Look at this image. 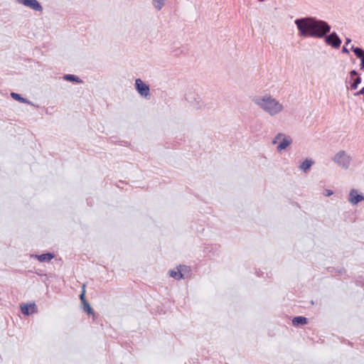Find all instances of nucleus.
<instances>
[{
    "mask_svg": "<svg viewBox=\"0 0 364 364\" xmlns=\"http://www.w3.org/2000/svg\"><path fill=\"white\" fill-rule=\"evenodd\" d=\"M299 35L304 38H323L326 45L338 49L341 47L342 41L335 32L330 33L331 27L325 21L315 17H304L296 18L294 21Z\"/></svg>",
    "mask_w": 364,
    "mask_h": 364,
    "instance_id": "nucleus-1",
    "label": "nucleus"
},
{
    "mask_svg": "<svg viewBox=\"0 0 364 364\" xmlns=\"http://www.w3.org/2000/svg\"><path fill=\"white\" fill-rule=\"evenodd\" d=\"M252 101L271 116L278 114L284 109L283 105L269 94L264 96H255L252 98Z\"/></svg>",
    "mask_w": 364,
    "mask_h": 364,
    "instance_id": "nucleus-2",
    "label": "nucleus"
},
{
    "mask_svg": "<svg viewBox=\"0 0 364 364\" xmlns=\"http://www.w3.org/2000/svg\"><path fill=\"white\" fill-rule=\"evenodd\" d=\"M186 100L196 109L209 110L213 109L215 103L208 99H202L194 92H188L186 95Z\"/></svg>",
    "mask_w": 364,
    "mask_h": 364,
    "instance_id": "nucleus-3",
    "label": "nucleus"
},
{
    "mask_svg": "<svg viewBox=\"0 0 364 364\" xmlns=\"http://www.w3.org/2000/svg\"><path fill=\"white\" fill-rule=\"evenodd\" d=\"M333 161L338 166L347 169L350 164L351 157L343 150L339 151L334 156Z\"/></svg>",
    "mask_w": 364,
    "mask_h": 364,
    "instance_id": "nucleus-4",
    "label": "nucleus"
},
{
    "mask_svg": "<svg viewBox=\"0 0 364 364\" xmlns=\"http://www.w3.org/2000/svg\"><path fill=\"white\" fill-rule=\"evenodd\" d=\"M135 89L137 92L145 98H149L150 97V87L149 85L146 84L143 80L140 78H138L135 80L134 83Z\"/></svg>",
    "mask_w": 364,
    "mask_h": 364,
    "instance_id": "nucleus-5",
    "label": "nucleus"
},
{
    "mask_svg": "<svg viewBox=\"0 0 364 364\" xmlns=\"http://www.w3.org/2000/svg\"><path fill=\"white\" fill-rule=\"evenodd\" d=\"M16 3L28 7L35 11L41 12L43 6L38 0H15Z\"/></svg>",
    "mask_w": 364,
    "mask_h": 364,
    "instance_id": "nucleus-6",
    "label": "nucleus"
},
{
    "mask_svg": "<svg viewBox=\"0 0 364 364\" xmlns=\"http://www.w3.org/2000/svg\"><path fill=\"white\" fill-rule=\"evenodd\" d=\"M360 82L361 77L358 73L355 70H351L350 72L349 80H346V83L350 84V89L355 90Z\"/></svg>",
    "mask_w": 364,
    "mask_h": 364,
    "instance_id": "nucleus-7",
    "label": "nucleus"
},
{
    "mask_svg": "<svg viewBox=\"0 0 364 364\" xmlns=\"http://www.w3.org/2000/svg\"><path fill=\"white\" fill-rule=\"evenodd\" d=\"M282 137H284V138L277 147V149L278 151H281L285 149L287 147H288L291 144V139L289 137V138L285 137L284 135L282 133H279L276 135V136L274 138V139L272 141V143L274 144L277 143V141L279 139H280Z\"/></svg>",
    "mask_w": 364,
    "mask_h": 364,
    "instance_id": "nucleus-8",
    "label": "nucleus"
},
{
    "mask_svg": "<svg viewBox=\"0 0 364 364\" xmlns=\"http://www.w3.org/2000/svg\"><path fill=\"white\" fill-rule=\"evenodd\" d=\"M363 200H364V196L363 194L358 193V191L355 189L350 190L348 196V201L351 204L356 205Z\"/></svg>",
    "mask_w": 364,
    "mask_h": 364,
    "instance_id": "nucleus-9",
    "label": "nucleus"
},
{
    "mask_svg": "<svg viewBox=\"0 0 364 364\" xmlns=\"http://www.w3.org/2000/svg\"><path fill=\"white\" fill-rule=\"evenodd\" d=\"M21 310L24 315H30L37 312V308L35 304H24L21 305Z\"/></svg>",
    "mask_w": 364,
    "mask_h": 364,
    "instance_id": "nucleus-10",
    "label": "nucleus"
},
{
    "mask_svg": "<svg viewBox=\"0 0 364 364\" xmlns=\"http://www.w3.org/2000/svg\"><path fill=\"white\" fill-rule=\"evenodd\" d=\"M11 97L19 102H21V103H25V104H27V105H31V106H35L36 107H38V105H35L31 101L28 100V99L26 98H24L20 94H18V93H16V92H11Z\"/></svg>",
    "mask_w": 364,
    "mask_h": 364,
    "instance_id": "nucleus-11",
    "label": "nucleus"
},
{
    "mask_svg": "<svg viewBox=\"0 0 364 364\" xmlns=\"http://www.w3.org/2000/svg\"><path fill=\"white\" fill-rule=\"evenodd\" d=\"M350 49L355 56L360 60V63L364 60V50L363 48L352 46Z\"/></svg>",
    "mask_w": 364,
    "mask_h": 364,
    "instance_id": "nucleus-12",
    "label": "nucleus"
},
{
    "mask_svg": "<svg viewBox=\"0 0 364 364\" xmlns=\"http://www.w3.org/2000/svg\"><path fill=\"white\" fill-rule=\"evenodd\" d=\"M34 257L36 258H37V259L39 262H43L50 261L53 258H54L55 256L53 254H51V253H46V254H42L40 255H35Z\"/></svg>",
    "mask_w": 364,
    "mask_h": 364,
    "instance_id": "nucleus-13",
    "label": "nucleus"
},
{
    "mask_svg": "<svg viewBox=\"0 0 364 364\" xmlns=\"http://www.w3.org/2000/svg\"><path fill=\"white\" fill-rule=\"evenodd\" d=\"M314 164V161L312 159H306L301 163V164L299 166V168L306 172L310 169L311 166Z\"/></svg>",
    "mask_w": 364,
    "mask_h": 364,
    "instance_id": "nucleus-14",
    "label": "nucleus"
},
{
    "mask_svg": "<svg viewBox=\"0 0 364 364\" xmlns=\"http://www.w3.org/2000/svg\"><path fill=\"white\" fill-rule=\"evenodd\" d=\"M183 279L189 277L191 276V267L186 265H179Z\"/></svg>",
    "mask_w": 364,
    "mask_h": 364,
    "instance_id": "nucleus-15",
    "label": "nucleus"
},
{
    "mask_svg": "<svg viewBox=\"0 0 364 364\" xmlns=\"http://www.w3.org/2000/svg\"><path fill=\"white\" fill-rule=\"evenodd\" d=\"M169 275L170 277L177 280L183 279V276L181 274V272L178 266L176 267V269L170 270Z\"/></svg>",
    "mask_w": 364,
    "mask_h": 364,
    "instance_id": "nucleus-16",
    "label": "nucleus"
},
{
    "mask_svg": "<svg viewBox=\"0 0 364 364\" xmlns=\"http://www.w3.org/2000/svg\"><path fill=\"white\" fill-rule=\"evenodd\" d=\"M63 79L67 81L75 82L77 83H81L82 82L80 77H78L77 76H76L75 75H71V74L65 75L63 76Z\"/></svg>",
    "mask_w": 364,
    "mask_h": 364,
    "instance_id": "nucleus-17",
    "label": "nucleus"
},
{
    "mask_svg": "<svg viewBox=\"0 0 364 364\" xmlns=\"http://www.w3.org/2000/svg\"><path fill=\"white\" fill-rule=\"evenodd\" d=\"M292 323L294 326L306 324L307 318L304 316H296L293 318Z\"/></svg>",
    "mask_w": 364,
    "mask_h": 364,
    "instance_id": "nucleus-18",
    "label": "nucleus"
},
{
    "mask_svg": "<svg viewBox=\"0 0 364 364\" xmlns=\"http://www.w3.org/2000/svg\"><path fill=\"white\" fill-rule=\"evenodd\" d=\"M165 0H152V4L157 11H161L164 6Z\"/></svg>",
    "mask_w": 364,
    "mask_h": 364,
    "instance_id": "nucleus-19",
    "label": "nucleus"
},
{
    "mask_svg": "<svg viewBox=\"0 0 364 364\" xmlns=\"http://www.w3.org/2000/svg\"><path fill=\"white\" fill-rule=\"evenodd\" d=\"M82 306H83L84 311L87 312V314H93L92 309L91 308V306L88 302L83 303Z\"/></svg>",
    "mask_w": 364,
    "mask_h": 364,
    "instance_id": "nucleus-20",
    "label": "nucleus"
},
{
    "mask_svg": "<svg viewBox=\"0 0 364 364\" xmlns=\"http://www.w3.org/2000/svg\"><path fill=\"white\" fill-rule=\"evenodd\" d=\"M80 298L82 304L87 302V301L85 299V284H83V286H82V294L80 296Z\"/></svg>",
    "mask_w": 364,
    "mask_h": 364,
    "instance_id": "nucleus-21",
    "label": "nucleus"
},
{
    "mask_svg": "<svg viewBox=\"0 0 364 364\" xmlns=\"http://www.w3.org/2000/svg\"><path fill=\"white\" fill-rule=\"evenodd\" d=\"M333 191H331L330 189H325L323 194L324 196L328 197V196H331V195H333Z\"/></svg>",
    "mask_w": 364,
    "mask_h": 364,
    "instance_id": "nucleus-22",
    "label": "nucleus"
},
{
    "mask_svg": "<svg viewBox=\"0 0 364 364\" xmlns=\"http://www.w3.org/2000/svg\"><path fill=\"white\" fill-rule=\"evenodd\" d=\"M355 96L363 95L364 96V87L361 88L359 91L354 93Z\"/></svg>",
    "mask_w": 364,
    "mask_h": 364,
    "instance_id": "nucleus-23",
    "label": "nucleus"
},
{
    "mask_svg": "<svg viewBox=\"0 0 364 364\" xmlns=\"http://www.w3.org/2000/svg\"><path fill=\"white\" fill-rule=\"evenodd\" d=\"M342 53H346V54H348V53H349V50L346 47V46H344L342 48Z\"/></svg>",
    "mask_w": 364,
    "mask_h": 364,
    "instance_id": "nucleus-24",
    "label": "nucleus"
},
{
    "mask_svg": "<svg viewBox=\"0 0 364 364\" xmlns=\"http://www.w3.org/2000/svg\"><path fill=\"white\" fill-rule=\"evenodd\" d=\"M350 42H351V39L349 38H346V45H348Z\"/></svg>",
    "mask_w": 364,
    "mask_h": 364,
    "instance_id": "nucleus-25",
    "label": "nucleus"
},
{
    "mask_svg": "<svg viewBox=\"0 0 364 364\" xmlns=\"http://www.w3.org/2000/svg\"><path fill=\"white\" fill-rule=\"evenodd\" d=\"M360 69L364 70V60L360 63Z\"/></svg>",
    "mask_w": 364,
    "mask_h": 364,
    "instance_id": "nucleus-26",
    "label": "nucleus"
}]
</instances>
